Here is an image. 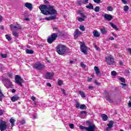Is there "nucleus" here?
<instances>
[{"mask_svg":"<svg viewBox=\"0 0 131 131\" xmlns=\"http://www.w3.org/2000/svg\"><path fill=\"white\" fill-rule=\"evenodd\" d=\"M39 9L43 15H55V14H57V10H55L53 6L40 5Z\"/></svg>","mask_w":131,"mask_h":131,"instance_id":"f257e3e1","label":"nucleus"},{"mask_svg":"<svg viewBox=\"0 0 131 131\" xmlns=\"http://www.w3.org/2000/svg\"><path fill=\"white\" fill-rule=\"evenodd\" d=\"M56 49V52L59 55H65L67 53V48L63 45H58Z\"/></svg>","mask_w":131,"mask_h":131,"instance_id":"f03ea898","label":"nucleus"},{"mask_svg":"<svg viewBox=\"0 0 131 131\" xmlns=\"http://www.w3.org/2000/svg\"><path fill=\"white\" fill-rule=\"evenodd\" d=\"M105 62L108 65H113L114 64V57L112 55H109L105 57Z\"/></svg>","mask_w":131,"mask_h":131,"instance_id":"7ed1b4c3","label":"nucleus"},{"mask_svg":"<svg viewBox=\"0 0 131 131\" xmlns=\"http://www.w3.org/2000/svg\"><path fill=\"white\" fill-rule=\"evenodd\" d=\"M57 37H58V34L52 33L51 36L48 37L47 41L49 43H52L53 41L56 40Z\"/></svg>","mask_w":131,"mask_h":131,"instance_id":"20e7f679","label":"nucleus"},{"mask_svg":"<svg viewBox=\"0 0 131 131\" xmlns=\"http://www.w3.org/2000/svg\"><path fill=\"white\" fill-rule=\"evenodd\" d=\"M45 67L46 66H45V64L39 62H36L33 66V68L36 70H42V69H45Z\"/></svg>","mask_w":131,"mask_h":131,"instance_id":"39448f33","label":"nucleus"},{"mask_svg":"<svg viewBox=\"0 0 131 131\" xmlns=\"http://www.w3.org/2000/svg\"><path fill=\"white\" fill-rule=\"evenodd\" d=\"M80 50L82 53H83L85 55H86V52H88V47L85 46L84 42H80Z\"/></svg>","mask_w":131,"mask_h":131,"instance_id":"423d86ee","label":"nucleus"},{"mask_svg":"<svg viewBox=\"0 0 131 131\" xmlns=\"http://www.w3.org/2000/svg\"><path fill=\"white\" fill-rule=\"evenodd\" d=\"M10 28L12 31L21 30V29H23V28H22V26H21V25L18 24L16 26L13 24L10 25Z\"/></svg>","mask_w":131,"mask_h":131,"instance_id":"0eeeda50","label":"nucleus"},{"mask_svg":"<svg viewBox=\"0 0 131 131\" xmlns=\"http://www.w3.org/2000/svg\"><path fill=\"white\" fill-rule=\"evenodd\" d=\"M7 129V122L1 121L0 122V130L4 131Z\"/></svg>","mask_w":131,"mask_h":131,"instance_id":"6e6552de","label":"nucleus"},{"mask_svg":"<svg viewBox=\"0 0 131 131\" xmlns=\"http://www.w3.org/2000/svg\"><path fill=\"white\" fill-rule=\"evenodd\" d=\"M16 83L17 84H19L20 85V86H22V81H23V79L21 78V77L20 76L16 75L15 77Z\"/></svg>","mask_w":131,"mask_h":131,"instance_id":"1a4fd4ad","label":"nucleus"},{"mask_svg":"<svg viewBox=\"0 0 131 131\" xmlns=\"http://www.w3.org/2000/svg\"><path fill=\"white\" fill-rule=\"evenodd\" d=\"M5 82L4 83L5 86H6V88H7V89H10V88H11V86L12 85V82H11L10 79H8V78H5Z\"/></svg>","mask_w":131,"mask_h":131,"instance_id":"9d476101","label":"nucleus"},{"mask_svg":"<svg viewBox=\"0 0 131 131\" xmlns=\"http://www.w3.org/2000/svg\"><path fill=\"white\" fill-rule=\"evenodd\" d=\"M54 75H55L54 73L48 72L45 74V78H46V79H53Z\"/></svg>","mask_w":131,"mask_h":131,"instance_id":"9b49d317","label":"nucleus"},{"mask_svg":"<svg viewBox=\"0 0 131 131\" xmlns=\"http://www.w3.org/2000/svg\"><path fill=\"white\" fill-rule=\"evenodd\" d=\"M105 98L107 101L110 102V103H113V99H111V97H110V95H109V93L106 92L104 94Z\"/></svg>","mask_w":131,"mask_h":131,"instance_id":"f8f14e48","label":"nucleus"},{"mask_svg":"<svg viewBox=\"0 0 131 131\" xmlns=\"http://www.w3.org/2000/svg\"><path fill=\"white\" fill-rule=\"evenodd\" d=\"M103 17L107 21H111L113 19V16L106 13L104 15Z\"/></svg>","mask_w":131,"mask_h":131,"instance_id":"ddd939ff","label":"nucleus"},{"mask_svg":"<svg viewBox=\"0 0 131 131\" xmlns=\"http://www.w3.org/2000/svg\"><path fill=\"white\" fill-rule=\"evenodd\" d=\"M80 35H81V32L79 31L78 29H76L74 33V38H77Z\"/></svg>","mask_w":131,"mask_h":131,"instance_id":"4468645a","label":"nucleus"},{"mask_svg":"<svg viewBox=\"0 0 131 131\" xmlns=\"http://www.w3.org/2000/svg\"><path fill=\"white\" fill-rule=\"evenodd\" d=\"M96 126L95 125H90L89 127H86V131H95Z\"/></svg>","mask_w":131,"mask_h":131,"instance_id":"2eb2a0df","label":"nucleus"},{"mask_svg":"<svg viewBox=\"0 0 131 131\" xmlns=\"http://www.w3.org/2000/svg\"><path fill=\"white\" fill-rule=\"evenodd\" d=\"M25 7L29 9L30 11H31L32 10V4H31V3H25Z\"/></svg>","mask_w":131,"mask_h":131,"instance_id":"dca6fc26","label":"nucleus"},{"mask_svg":"<svg viewBox=\"0 0 131 131\" xmlns=\"http://www.w3.org/2000/svg\"><path fill=\"white\" fill-rule=\"evenodd\" d=\"M93 34L94 37H100V35H101V34H100V33L97 30H94L93 32Z\"/></svg>","mask_w":131,"mask_h":131,"instance_id":"f3484780","label":"nucleus"},{"mask_svg":"<svg viewBox=\"0 0 131 131\" xmlns=\"http://www.w3.org/2000/svg\"><path fill=\"white\" fill-rule=\"evenodd\" d=\"M78 15H80V16H81V17H82V18H84L85 19H86V16L85 15H84V13H82V11H81V10H79L78 11Z\"/></svg>","mask_w":131,"mask_h":131,"instance_id":"a211bd4d","label":"nucleus"},{"mask_svg":"<svg viewBox=\"0 0 131 131\" xmlns=\"http://www.w3.org/2000/svg\"><path fill=\"white\" fill-rule=\"evenodd\" d=\"M45 20L47 21H51L52 20H56V16H52L49 17H46Z\"/></svg>","mask_w":131,"mask_h":131,"instance_id":"6ab92c4d","label":"nucleus"},{"mask_svg":"<svg viewBox=\"0 0 131 131\" xmlns=\"http://www.w3.org/2000/svg\"><path fill=\"white\" fill-rule=\"evenodd\" d=\"M94 70L97 75H99V74H100V69H99V68H98V67H95Z\"/></svg>","mask_w":131,"mask_h":131,"instance_id":"aec40b11","label":"nucleus"},{"mask_svg":"<svg viewBox=\"0 0 131 131\" xmlns=\"http://www.w3.org/2000/svg\"><path fill=\"white\" fill-rule=\"evenodd\" d=\"M100 31L102 34H106L107 33V29L106 28H103L100 29Z\"/></svg>","mask_w":131,"mask_h":131,"instance_id":"412c9836","label":"nucleus"},{"mask_svg":"<svg viewBox=\"0 0 131 131\" xmlns=\"http://www.w3.org/2000/svg\"><path fill=\"white\" fill-rule=\"evenodd\" d=\"M11 100L12 102H16L19 100V97L17 96H13L11 97Z\"/></svg>","mask_w":131,"mask_h":131,"instance_id":"4be33fe9","label":"nucleus"},{"mask_svg":"<svg viewBox=\"0 0 131 131\" xmlns=\"http://www.w3.org/2000/svg\"><path fill=\"white\" fill-rule=\"evenodd\" d=\"M101 117L104 121H107V120L108 119V116H107L106 115L102 114L101 115Z\"/></svg>","mask_w":131,"mask_h":131,"instance_id":"5701e85b","label":"nucleus"},{"mask_svg":"<svg viewBox=\"0 0 131 131\" xmlns=\"http://www.w3.org/2000/svg\"><path fill=\"white\" fill-rule=\"evenodd\" d=\"M10 123L11 124V126H14V123L16 121V120H15V119H13V118H11L10 120H9Z\"/></svg>","mask_w":131,"mask_h":131,"instance_id":"b1692460","label":"nucleus"},{"mask_svg":"<svg viewBox=\"0 0 131 131\" xmlns=\"http://www.w3.org/2000/svg\"><path fill=\"white\" fill-rule=\"evenodd\" d=\"M86 8H87V9H90V10H94V6L91 3L89 4V6H86Z\"/></svg>","mask_w":131,"mask_h":131,"instance_id":"393cba45","label":"nucleus"},{"mask_svg":"<svg viewBox=\"0 0 131 131\" xmlns=\"http://www.w3.org/2000/svg\"><path fill=\"white\" fill-rule=\"evenodd\" d=\"M80 109H81V110H85V109H86V106L84 104H82L80 106Z\"/></svg>","mask_w":131,"mask_h":131,"instance_id":"a878e982","label":"nucleus"},{"mask_svg":"<svg viewBox=\"0 0 131 131\" xmlns=\"http://www.w3.org/2000/svg\"><path fill=\"white\" fill-rule=\"evenodd\" d=\"M79 93L82 98H85V94L83 92L79 91Z\"/></svg>","mask_w":131,"mask_h":131,"instance_id":"bb28decb","label":"nucleus"},{"mask_svg":"<svg viewBox=\"0 0 131 131\" xmlns=\"http://www.w3.org/2000/svg\"><path fill=\"white\" fill-rule=\"evenodd\" d=\"M110 25L112 26V27H113V28L115 29V30H118V29L117 28V27H116V26L114 24H113L112 23H110Z\"/></svg>","mask_w":131,"mask_h":131,"instance_id":"cd10ccee","label":"nucleus"},{"mask_svg":"<svg viewBox=\"0 0 131 131\" xmlns=\"http://www.w3.org/2000/svg\"><path fill=\"white\" fill-rule=\"evenodd\" d=\"M107 126L108 127H110L111 128H112V127L113 126V121H111L110 122V123L107 124Z\"/></svg>","mask_w":131,"mask_h":131,"instance_id":"c85d7f7f","label":"nucleus"},{"mask_svg":"<svg viewBox=\"0 0 131 131\" xmlns=\"http://www.w3.org/2000/svg\"><path fill=\"white\" fill-rule=\"evenodd\" d=\"M79 29H80L81 31H85V28L84 27V26L80 25Z\"/></svg>","mask_w":131,"mask_h":131,"instance_id":"c756f323","label":"nucleus"},{"mask_svg":"<svg viewBox=\"0 0 131 131\" xmlns=\"http://www.w3.org/2000/svg\"><path fill=\"white\" fill-rule=\"evenodd\" d=\"M27 54H33V51L32 50L27 49L26 50Z\"/></svg>","mask_w":131,"mask_h":131,"instance_id":"7c9ffc66","label":"nucleus"},{"mask_svg":"<svg viewBox=\"0 0 131 131\" xmlns=\"http://www.w3.org/2000/svg\"><path fill=\"white\" fill-rule=\"evenodd\" d=\"M4 97L5 96L4 95L2 91L0 90V101H2V100H3V98H4Z\"/></svg>","mask_w":131,"mask_h":131,"instance_id":"2f4dec72","label":"nucleus"},{"mask_svg":"<svg viewBox=\"0 0 131 131\" xmlns=\"http://www.w3.org/2000/svg\"><path fill=\"white\" fill-rule=\"evenodd\" d=\"M107 10V11H110V12H112V11H113V7L112 6H108Z\"/></svg>","mask_w":131,"mask_h":131,"instance_id":"473e14b6","label":"nucleus"},{"mask_svg":"<svg viewBox=\"0 0 131 131\" xmlns=\"http://www.w3.org/2000/svg\"><path fill=\"white\" fill-rule=\"evenodd\" d=\"M85 18H83V17H79L78 18V20L79 21V22H82V21H85Z\"/></svg>","mask_w":131,"mask_h":131,"instance_id":"72a5a7b5","label":"nucleus"},{"mask_svg":"<svg viewBox=\"0 0 131 131\" xmlns=\"http://www.w3.org/2000/svg\"><path fill=\"white\" fill-rule=\"evenodd\" d=\"M94 10H95V12H99L100 7L99 6H97V7H95V9H94Z\"/></svg>","mask_w":131,"mask_h":131,"instance_id":"f704fd0d","label":"nucleus"},{"mask_svg":"<svg viewBox=\"0 0 131 131\" xmlns=\"http://www.w3.org/2000/svg\"><path fill=\"white\" fill-rule=\"evenodd\" d=\"M5 36H6V38H7V39L9 41H10V40H11V37H10V36H9V35H8V34H6V35H5Z\"/></svg>","mask_w":131,"mask_h":131,"instance_id":"c9c22d12","label":"nucleus"},{"mask_svg":"<svg viewBox=\"0 0 131 131\" xmlns=\"http://www.w3.org/2000/svg\"><path fill=\"white\" fill-rule=\"evenodd\" d=\"M128 9H129L128 6L126 5L124 7V11L125 12H127V11H128Z\"/></svg>","mask_w":131,"mask_h":131,"instance_id":"e433bc0d","label":"nucleus"},{"mask_svg":"<svg viewBox=\"0 0 131 131\" xmlns=\"http://www.w3.org/2000/svg\"><path fill=\"white\" fill-rule=\"evenodd\" d=\"M77 4L78 6H81V5H82V1L81 0L78 1L77 2Z\"/></svg>","mask_w":131,"mask_h":131,"instance_id":"4c0bfd02","label":"nucleus"},{"mask_svg":"<svg viewBox=\"0 0 131 131\" xmlns=\"http://www.w3.org/2000/svg\"><path fill=\"white\" fill-rule=\"evenodd\" d=\"M13 36H15V37H17V36H18V33L16 32H13Z\"/></svg>","mask_w":131,"mask_h":131,"instance_id":"58836bf2","label":"nucleus"},{"mask_svg":"<svg viewBox=\"0 0 131 131\" xmlns=\"http://www.w3.org/2000/svg\"><path fill=\"white\" fill-rule=\"evenodd\" d=\"M76 108H77V109L80 108V104L79 103H77L76 104Z\"/></svg>","mask_w":131,"mask_h":131,"instance_id":"ea45409f","label":"nucleus"},{"mask_svg":"<svg viewBox=\"0 0 131 131\" xmlns=\"http://www.w3.org/2000/svg\"><path fill=\"white\" fill-rule=\"evenodd\" d=\"M63 83V81L61 80H59L58 81V85H62V84Z\"/></svg>","mask_w":131,"mask_h":131,"instance_id":"a19ab883","label":"nucleus"},{"mask_svg":"<svg viewBox=\"0 0 131 131\" xmlns=\"http://www.w3.org/2000/svg\"><path fill=\"white\" fill-rule=\"evenodd\" d=\"M8 55L7 54H1V56L3 58H7Z\"/></svg>","mask_w":131,"mask_h":131,"instance_id":"79ce46f5","label":"nucleus"},{"mask_svg":"<svg viewBox=\"0 0 131 131\" xmlns=\"http://www.w3.org/2000/svg\"><path fill=\"white\" fill-rule=\"evenodd\" d=\"M79 127L80 129H85L86 130V127H84L83 126L80 125Z\"/></svg>","mask_w":131,"mask_h":131,"instance_id":"37998d69","label":"nucleus"},{"mask_svg":"<svg viewBox=\"0 0 131 131\" xmlns=\"http://www.w3.org/2000/svg\"><path fill=\"white\" fill-rule=\"evenodd\" d=\"M119 80H120V81H121V82H125V80L123 78H120Z\"/></svg>","mask_w":131,"mask_h":131,"instance_id":"c03bdc74","label":"nucleus"},{"mask_svg":"<svg viewBox=\"0 0 131 131\" xmlns=\"http://www.w3.org/2000/svg\"><path fill=\"white\" fill-rule=\"evenodd\" d=\"M7 75L9 76V77H10L11 78L13 77V74H12V73H8Z\"/></svg>","mask_w":131,"mask_h":131,"instance_id":"a18cd8bd","label":"nucleus"},{"mask_svg":"<svg viewBox=\"0 0 131 131\" xmlns=\"http://www.w3.org/2000/svg\"><path fill=\"white\" fill-rule=\"evenodd\" d=\"M111 75H113L114 76H115L116 75V72L113 71L111 72Z\"/></svg>","mask_w":131,"mask_h":131,"instance_id":"49530a36","label":"nucleus"},{"mask_svg":"<svg viewBox=\"0 0 131 131\" xmlns=\"http://www.w3.org/2000/svg\"><path fill=\"white\" fill-rule=\"evenodd\" d=\"M20 123L22 124H25V120L22 119L20 121Z\"/></svg>","mask_w":131,"mask_h":131,"instance_id":"de8ad7c7","label":"nucleus"},{"mask_svg":"<svg viewBox=\"0 0 131 131\" xmlns=\"http://www.w3.org/2000/svg\"><path fill=\"white\" fill-rule=\"evenodd\" d=\"M53 30L56 31L57 32H60V31L59 29H58V28H54Z\"/></svg>","mask_w":131,"mask_h":131,"instance_id":"09e8293b","label":"nucleus"},{"mask_svg":"<svg viewBox=\"0 0 131 131\" xmlns=\"http://www.w3.org/2000/svg\"><path fill=\"white\" fill-rule=\"evenodd\" d=\"M69 126L70 128H74V125L73 124H70Z\"/></svg>","mask_w":131,"mask_h":131,"instance_id":"8fccbe9b","label":"nucleus"},{"mask_svg":"<svg viewBox=\"0 0 131 131\" xmlns=\"http://www.w3.org/2000/svg\"><path fill=\"white\" fill-rule=\"evenodd\" d=\"M123 4H124V5H127V2H126V0H121Z\"/></svg>","mask_w":131,"mask_h":131,"instance_id":"3c124183","label":"nucleus"},{"mask_svg":"<svg viewBox=\"0 0 131 131\" xmlns=\"http://www.w3.org/2000/svg\"><path fill=\"white\" fill-rule=\"evenodd\" d=\"M84 1V5H86L89 4V0H83Z\"/></svg>","mask_w":131,"mask_h":131,"instance_id":"603ef678","label":"nucleus"},{"mask_svg":"<svg viewBox=\"0 0 131 131\" xmlns=\"http://www.w3.org/2000/svg\"><path fill=\"white\" fill-rule=\"evenodd\" d=\"M121 85H122V88H123V89H124V88H125V86H126V84H125V83H121Z\"/></svg>","mask_w":131,"mask_h":131,"instance_id":"864d4df0","label":"nucleus"},{"mask_svg":"<svg viewBox=\"0 0 131 131\" xmlns=\"http://www.w3.org/2000/svg\"><path fill=\"white\" fill-rule=\"evenodd\" d=\"M81 67H82V68H85V64L83 63H81Z\"/></svg>","mask_w":131,"mask_h":131,"instance_id":"5fc2aeb1","label":"nucleus"},{"mask_svg":"<svg viewBox=\"0 0 131 131\" xmlns=\"http://www.w3.org/2000/svg\"><path fill=\"white\" fill-rule=\"evenodd\" d=\"M94 3H96L97 4H99L100 2H101V0H93Z\"/></svg>","mask_w":131,"mask_h":131,"instance_id":"6e6d98bb","label":"nucleus"},{"mask_svg":"<svg viewBox=\"0 0 131 131\" xmlns=\"http://www.w3.org/2000/svg\"><path fill=\"white\" fill-rule=\"evenodd\" d=\"M81 114H84V115H86V112L85 111H81Z\"/></svg>","mask_w":131,"mask_h":131,"instance_id":"4d7b16f0","label":"nucleus"},{"mask_svg":"<svg viewBox=\"0 0 131 131\" xmlns=\"http://www.w3.org/2000/svg\"><path fill=\"white\" fill-rule=\"evenodd\" d=\"M31 100H32V101H35V99H36L35 98V97L34 96H32L31 98Z\"/></svg>","mask_w":131,"mask_h":131,"instance_id":"13d9d810","label":"nucleus"},{"mask_svg":"<svg viewBox=\"0 0 131 131\" xmlns=\"http://www.w3.org/2000/svg\"><path fill=\"white\" fill-rule=\"evenodd\" d=\"M47 86L51 88V86H52V84H51V83L48 82V83H47Z\"/></svg>","mask_w":131,"mask_h":131,"instance_id":"bf43d9fd","label":"nucleus"},{"mask_svg":"<svg viewBox=\"0 0 131 131\" xmlns=\"http://www.w3.org/2000/svg\"><path fill=\"white\" fill-rule=\"evenodd\" d=\"M128 107H131V101L129 100L128 103Z\"/></svg>","mask_w":131,"mask_h":131,"instance_id":"052dcab7","label":"nucleus"},{"mask_svg":"<svg viewBox=\"0 0 131 131\" xmlns=\"http://www.w3.org/2000/svg\"><path fill=\"white\" fill-rule=\"evenodd\" d=\"M4 113V111L2 110H0V115H3V114Z\"/></svg>","mask_w":131,"mask_h":131,"instance_id":"680f3d73","label":"nucleus"},{"mask_svg":"<svg viewBox=\"0 0 131 131\" xmlns=\"http://www.w3.org/2000/svg\"><path fill=\"white\" fill-rule=\"evenodd\" d=\"M11 92H12V94H14V93H16V90H15V89H12V90H11Z\"/></svg>","mask_w":131,"mask_h":131,"instance_id":"e2e57ef3","label":"nucleus"},{"mask_svg":"<svg viewBox=\"0 0 131 131\" xmlns=\"http://www.w3.org/2000/svg\"><path fill=\"white\" fill-rule=\"evenodd\" d=\"M110 129H111V128L109 127H107L106 128V130H107V131H109V130H110Z\"/></svg>","mask_w":131,"mask_h":131,"instance_id":"0e129e2a","label":"nucleus"},{"mask_svg":"<svg viewBox=\"0 0 131 131\" xmlns=\"http://www.w3.org/2000/svg\"><path fill=\"white\" fill-rule=\"evenodd\" d=\"M110 39L111 40H114V38L113 37H112V36H111V37H110Z\"/></svg>","mask_w":131,"mask_h":131,"instance_id":"69168bd1","label":"nucleus"},{"mask_svg":"<svg viewBox=\"0 0 131 131\" xmlns=\"http://www.w3.org/2000/svg\"><path fill=\"white\" fill-rule=\"evenodd\" d=\"M61 91L62 92V94H66V92H65V90L62 89L61 90Z\"/></svg>","mask_w":131,"mask_h":131,"instance_id":"338daca9","label":"nucleus"},{"mask_svg":"<svg viewBox=\"0 0 131 131\" xmlns=\"http://www.w3.org/2000/svg\"><path fill=\"white\" fill-rule=\"evenodd\" d=\"M128 52H129V53H130V54H131V48H128L127 49Z\"/></svg>","mask_w":131,"mask_h":131,"instance_id":"774afa93","label":"nucleus"}]
</instances>
